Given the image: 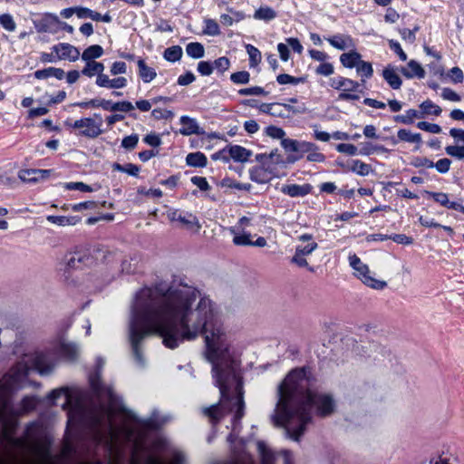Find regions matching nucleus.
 Segmentation results:
<instances>
[{
	"label": "nucleus",
	"mask_w": 464,
	"mask_h": 464,
	"mask_svg": "<svg viewBox=\"0 0 464 464\" xmlns=\"http://www.w3.org/2000/svg\"><path fill=\"white\" fill-rule=\"evenodd\" d=\"M151 335L160 336L169 349L203 337L204 356L212 365V377L220 392L219 403L203 409V413L215 424L234 412L236 430L244 416L243 387L218 306L188 284L174 283L166 290L142 288L135 295L129 324V341L139 366L145 364L142 343Z\"/></svg>",
	"instance_id": "nucleus-1"
},
{
	"label": "nucleus",
	"mask_w": 464,
	"mask_h": 464,
	"mask_svg": "<svg viewBox=\"0 0 464 464\" xmlns=\"http://www.w3.org/2000/svg\"><path fill=\"white\" fill-rule=\"evenodd\" d=\"M336 402L330 393L314 391L305 369L291 371L277 388V402L272 420L283 427L288 438L299 440L312 422L311 410L322 418L332 415Z\"/></svg>",
	"instance_id": "nucleus-2"
},
{
	"label": "nucleus",
	"mask_w": 464,
	"mask_h": 464,
	"mask_svg": "<svg viewBox=\"0 0 464 464\" xmlns=\"http://www.w3.org/2000/svg\"><path fill=\"white\" fill-rule=\"evenodd\" d=\"M282 147L286 152L295 154L287 157V162L295 163L307 153L306 160L311 162H324L325 156L321 153L316 144L304 140H283Z\"/></svg>",
	"instance_id": "nucleus-3"
},
{
	"label": "nucleus",
	"mask_w": 464,
	"mask_h": 464,
	"mask_svg": "<svg viewBox=\"0 0 464 464\" xmlns=\"http://www.w3.org/2000/svg\"><path fill=\"white\" fill-rule=\"evenodd\" d=\"M261 464H274L275 455L267 445L261 440L256 443ZM225 464H253L252 459L245 450L244 444L240 441L239 449H235L231 460Z\"/></svg>",
	"instance_id": "nucleus-4"
},
{
	"label": "nucleus",
	"mask_w": 464,
	"mask_h": 464,
	"mask_svg": "<svg viewBox=\"0 0 464 464\" xmlns=\"http://www.w3.org/2000/svg\"><path fill=\"white\" fill-rule=\"evenodd\" d=\"M329 84L333 89L340 91L338 99L341 101H357L360 99L361 83L357 81L337 76L330 79Z\"/></svg>",
	"instance_id": "nucleus-5"
},
{
	"label": "nucleus",
	"mask_w": 464,
	"mask_h": 464,
	"mask_svg": "<svg viewBox=\"0 0 464 464\" xmlns=\"http://www.w3.org/2000/svg\"><path fill=\"white\" fill-rule=\"evenodd\" d=\"M349 264L354 269L355 276L367 286L378 290L383 289L386 286L385 281L376 279L370 275L368 266L356 255L349 256Z\"/></svg>",
	"instance_id": "nucleus-6"
},
{
	"label": "nucleus",
	"mask_w": 464,
	"mask_h": 464,
	"mask_svg": "<svg viewBox=\"0 0 464 464\" xmlns=\"http://www.w3.org/2000/svg\"><path fill=\"white\" fill-rule=\"evenodd\" d=\"M99 118L97 122L92 118H82L75 121L71 126L73 129L81 130L80 134L88 138H96L102 134V118L99 114L94 115Z\"/></svg>",
	"instance_id": "nucleus-7"
},
{
	"label": "nucleus",
	"mask_w": 464,
	"mask_h": 464,
	"mask_svg": "<svg viewBox=\"0 0 464 464\" xmlns=\"http://www.w3.org/2000/svg\"><path fill=\"white\" fill-rule=\"evenodd\" d=\"M168 218L171 221H179L183 227L194 233H198L201 229V224L198 218L192 213H181L177 209H170L167 213Z\"/></svg>",
	"instance_id": "nucleus-8"
},
{
	"label": "nucleus",
	"mask_w": 464,
	"mask_h": 464,
	"mask_svg": "<svg viewBox=\"0 0 464 464\" xmlns=\"http://www.w3.org/2000/svg\"><path fill=\"white\" fill-rule=\"evenodd\" d=\"M33 24L38 33L53 34L59 32L60 20L54 14L45 13L41 17L34 19Z\"/></svg>",
	"instance_id": "nucleus-9"
},
{
	"label": "nucleus",
	"mask_w": 464,
	"mask_h": 464,
	"mask_svg": "<svg viewBox=\"0 0 464 464\" xmlns=\"http://www.w3.org/2000/svg\"><path fill=\"white\" fill-rule=\"evenodd\" d=\"M52 173V169H25L18 172V178L23 182L34 184L48 179Z\"/></svg>",
	"instance_id": "nucleus-10"
},
{
	"label": "nucleus",
	"mask_w": 464,
	"mask_h": 464,
	"mask_svg": "<svg viewBox=\"0 0 464 464\" xmlns=\"http://www.w3.org/2000/svg\"><path fill=\"white\" fill-rule=\"evenodd\" d=\"M52 51L55 53L58 60H68L70 62H75L81 55L77 47L67 43H60L53 45L52 47Z\"/></svg>",
	"instance_id": "nucleus-11"
},
{
	"label": "nucleus",
	"mask_w": 464,
	"mask_h": 464,
	"mask_svg": "<svg viewBox=\"0 0 464 464\" xmlns=\"http://www.w3.org/2000/svg\"><path fill=\"white\" fill-rule=\"evenodd\" d=\"M91 257L83 251H74L68 253L64 256L63 262L69 269L81 268L82 266H87L91 262Z\"/></svg>",
	"instance_id": "nucleus-12"
},
{
	"label": "nucleus",
	"mask_w": 464,
	"mask_h": 464,
	"mask_svg": "<svg viewBox=\"0 0 464 464\" xmlns=\"http://www.w3.org/2000/svg\"><path fill=\"white\" fill-rule=\"evenodd\" d=\"M325 40L335 49L345 51L354 49L356 44L355 41L345 34H336L332 36L326 37Z\"/></svg>",
	"instance_id": "nucleus-13"
},
{
	"label": "nucleus",
	"mask_w": 464,
	"mask_h": 464,
	"mask_svg": "<svg viewBox=\"0 0 464 464\" xmlns=\"http://www.w3.org/2000/svg\"><path fill=\"white\" fill-rule=\"evenodd\" d=\"M95 83L101 88L117 90L125 88L128 85V80L123 76L111 79L109 75L105 74L96 78Z\"/></svg>",
	"instance_id": "nucleus-14"
},
{
	"label": "nucleus",
	"mask_w": 464,
	"mask_h": 464,
	"mask_svg": "<svg viewBox=\"0 0 464 464\" xmlns=\"http://www.w3.org/2000/svg\"><path fill=\"white\" fill-rule=\"evenodd\" d=\"M440 206L464 213V206L449 199V196L443 192H427Z\"/></svg>",
	"instance_id": "nucleus-15"
},
{
	"label": "nucleus",
	"mask_w": 464,
	"mask_h": 464,
	"mask_svg": "<svg viewBox=\"0 0 464 464\" xmlns=\"http://www.w3.org/2000/svg\"><path fill=\"white\" fill-rule=\"evenodd\" d=\"M382 77L393 90L400 89L402 84V81L397 72V69L392 64H388L382 70Z\"/></svg>",
	"instance_id": "nucleus-16"
},
{
	"label": "nucleus",
	"mask_w": 464,
	"mask_h": 464,
	"mask_svg": "<svg viewBox=\"0 0 464 464\" xmlns=\"http://www.w3.org/2000/svg\"><path fill=\"white\" fill-rule=\"evenodd\" d=\"M311 188H312V187L309 184H304V185L288 184V185H284L281 188V192L285 195H288L292 198L304 197L311 192Z\"/></svg>",
	"instance_id": "nucleus-17"
},
{
	"label": "nucleus",
	"mask_w": 464,
	"mask_h": 464,
	"mask_svg": "<svg viewBox=\"0 0 464 464\" xmlns=\"http://www.w3.org/2000/svg\"><path fill=\"white\" fill-rule=\"evenodd\" d=\"M362 61V55L355 50V48L350 49L349 52L343 53L340 55V63L344 68H356Z\"/></svg>",
	"instance_id": "nucleus-18"
},
{
	"label": "nucleus",
	"mask_w": 464,
	"mask_h": 464,
	"mask_svg": "<svg viewBox=\"0 0 464 464\" xmlns=\"http://www.w3.org/2000/svg\"><path fill=\"white\" fill-rule=\"evenodd\" d=\"M179 122L182 125L179 130V133L184 136H189L192 134H200L202 131L197 122V121L188 116H181Z\"/></svg>",
	"instance_id": "nucleus-19"
},
{
	"label": "nucleus",
	"mask_w": 464,
	"mask_h": 464,
	"mask_svg": "<svg viewBox=\"0 0 464 464\" xmlns=\"http://www.w3.org/2000/svg\"><path fill=\"white\" fill-rule=\"evenodd\" d=\"M224 151H227L229 157L238 162H246L251 156V152L248 150L239 145L229 146Z\"/></svg>",
	"instance_id": "nucleus-20"
},
{
	"label": "nucleus",
	"mask_w": 464,
	"mask_h": 464,
	"mask_svg": "<svg viewBox=\"0 0 464 464\" xmlns=\"http://www.w3.org/2000/svg\"><path fill=\"white\" fill-rule=\"evenodd\" d=\"M86 64L82 71V73L89 78H92L96 75V78H99L100 75H105L103 71L105 69L104 64L96 61L85 62Z\"/></svg>",
	"instance_id": "nucleus-21"
},
{
	"label": "nucleus",
	"mask_w": 464,
	"mask_h": 464,
	"mask_svg": "<svg viewBox=\"0 0 464 464\" xmlns=\"http://www.w3.org/2000/svg\"><path fill=\"white\" fill-rule=\"evenodd\" d=\"M252 102H255V101H252ZM252 107H257L259 111L263 113H266L272 116H277L282 117L284 116V111L282 110V103L275 102V103H261L258 106L250 103Z\"/></svg>",
	"instance_id": "nucleus-22"
},
{
	"label": "nucleus",
	"mask_w": 464,
	"mask_h": 464,
	"mask_svg": "<svg viewBox=\"0 0 464 464\" xmlns=\"http://www.w3.org/2000/svg\"><path fill=\"white\" fill-rule=\"evenodd\" d=\"M137 64L139 68V75L144 82H150L156 78V71L152 67L148 66L142 59H140L137 62Z\"/></svg>",
	"instance_id": "nucleus-23"
},
{
	"label": "nucleus",
	"mask_w": 464,
	"mask_h": 464,
	"mask_svg": "<svg viewBox=\"0 0 464 464\" xmlns=\"http://www.w3.org/2000/svg\"><path fill=\"white\" fill-rule=\"evenodd\" d=\"M402 73L407 78L418 77L420 79L425 76V71L421 65L414 60L408 63L406 69H403Z\"/></svg>",
	"instance_id": "nucleus-24"
},
{
	"label": "nucleus",
	"mask_w": 464,
	"mask_h": 464,
	"mask_svg": "<svg viewBox=\"0 0 464 464\" xmlns=\"http://www.w3.org/2000/svg\"><path fill=\"white\" fill-rule=\"evenodd\" d=\"M256 160L264 166L269 164H279L282 162V156L277 150H272L270 153H260L256 156Z\"/></svg>",
	"instance_id": "nucleus-25"
},
{
	"label": "nucleus",
	"mask_w": 464,
	"mask_h": 464,
	"mask_svg": "<svg viewBox=\"0 0 464 464\" xmlns=\"http://www.w3.org/2000/svg\"><path fill=\"white\" fill-rule=\"evenodd\" d=\"M357 75L361 78V82L364 83L368 79L372 78L373 75V68L372 64L366 61H362L359 63L358 66L355 68Z\"/></svg>",
	"instance_id": "nucleus-26"
},
{
	"label": "nucleus",
	"mask_w": 464,
	"mask_h": 464,
	"mask_svg": "<svg viewBox=\"0 0 464 464\" xmlns=\"http://www.w3.org/2000/svg\"><path fill=\"white\" fill-rule=\"evenodd\" d=\"M398 140L401 141L420 145L422 141L420 133H413L409 130L401 129L397 131Z\"/></svg>",
	"instance_id": "nucleus-27"
},
{
	"label": "nucleus",
	"mask_w": 464,
	"mask_h": 464,
	"mask_svg": "<svg viewBox=\"0 0 464 464\" xmlns=\"http://www.w3.org/2000/svg\"><path fill=\"white\" fill-rule=\"evenodd\" d=\"M186 163L191 167L203 168L207 166L208 159L202 152H192L187 155Z\"/></svg>",
	"instance_id": "nucleus-28"
},
{
	"label": "nucleus",
	"mask_w": 464,
	"mask_h": 464,
	"mask_svg": "<svg viewBox=\"0 0 464 464\" xmlns=\"http://www.w3.org/2000/svg\"><path fill=\"white\" fill-rule=\"evenodd\" d=\"M46 219L55 225L66 227L74 226L80 222L79 217H65V216H48Z\"/></svg>",
	"instance_id": "nucleus-29"
},
{
	"label": "nucleus",
	"mask_w": 464,
	"mask_h": 464,
	"mask_svg": "<svg viewBox=\"0 0 464 464\" xmlns=\"http://www.w3.org/2000/svg\"><path fill=\"white\" fill-rule=\"evenodd\" d=\"M103 54V49L99 44H93L86 48L82 54V59L84 62L94 61V59L100 58Z\"/></svg>",
	"instance_id": "nucleus-30"
},
{
	"label": "nucleus",
	"mask_w": 464,
	"mask_h": 464,
	"mask_svg": "<svg viewBox=\"0 0 464 464\" xmlns=\"http://www.w3.org/2000/svg\"><path fill=\"white\" fill-rule=\"evenodd\" d=\"M277 14L276 12L269 7V6H261L257 10H256L253 17L256 20H263L266 22H269L271 20H274L276 17Z\"/></svg>",
	"instance_id": "nucleus-31"
},
{
	"label": "nucleus",
	"mask_w": 464,
	"mask_h": 464,
	"mask_svg": "<svg viewBox=\"0 0 464 464\" xmlns=\"http://www.w3.org/2000/svg\"><path fill=\"white\" fill-rule=\"evenodd\" d=\"M422 117L417 110L410 109L405 111L402 115H397L394 117V121L403 124H411L415 119Z\"/></svg>",
	"instance_id": "nucleus-32"
},
{
	"label": "nucleus",
	"mask_w": 464,
	"mask_h": 464,
	"mask_svg": "<svg viewBox=\"0 0 464 464\" xmlns=\"http://www.w3.org/2000/svg\"><path fill=\"white\" fill-rule=\"evenodd\" d=\"M230 233L234 236L233 243L237 246H250L252 241L250 239V234L239 233L240 230L236 227L229 228Z\"/></svg>",
	"instance_id": "nucleus-33"
},
{
	"label": "nucleus",
	"mask_w": 464,
	"mask_h": 464,
	"mask_svg": "<svg viewBox=\"0 0 464 464\" xmlns=\"http://www.w3.org/2000/svg\"><path fill=\"white\" fill-rule=\"evenodd\" d=\"M349 169L361 176H367L371 171V166L359 160H353L350 162Z\"/></svg>",
	"instance_id": "nucleus-34"
},
{
	"label": "nucleus",
	"mask_w": 464,
	"mask_h": 464,
	"mask_svg": "<svg viewBox=\"0 0 464 464\" xmlns=\"http://www.w3.org/2000/svg\"><path fill=\"white\" fill-rule=\"evenodd\" d=\"M420 107L422 111L421 115L428 114V115L439 116L442 111L441 108L439 105L435 104L430 100L424 101L423 102H421Z\"/></svg>",
	"instance_id": "nucleus-35"
},
{
	"label": "nucleus",
	"mask_w": 464,
	"mask_h": 464,
	"mask_svg": "<svg viewBox=\"0 0 464 464\" xmlns=\"http://www.w3.org/2000/svg\"><path fill=\"white\" fill-rule=\"evenodd\" d=\"M186 53L194 59L202 58L205 54L204 46L200 43H189L186 46Z\"/></svg>",
	"instance_id": "nucleus-36"
},
{
	"label": "nucleus",
	"mask_w": 464,
	"mask_h": 464,
	"mask_svg": "<svg viewBox=\"0 0 464 464\" xmlns=\"http://www.w3.org/2000/svg\"><path fill=\"white\" fill-rule=\"evenodd\" d=\"M374 152H388V149H386L382 145H372V143H363L359 151V154L362 156H370Z\"/></svg>",
	"instance_id": "nucleus-37"
},
{
	"label": "nucleus",
	"mask_w": 464,
	"mask_h": 464,
	"mask_svg": "<svg viewBox=\"0 0 464 464\" xmlns=\"http://www.w3.org/2000/svg\"><path fill=\"white\" fill-rule=\"evenodd\" d=\"M204 29L203 34L209 36H217L220 34V29L218 24L210 18H207L204 20Z\"/></svg>",
	"instance_id": "nucleus-38"
},
{
	"label": "nucleus",
	"mask_w": 464,
	"mask_h": 464,
	"mask_svg": "<svg viewBox=\"0 0 464 464\" xmlns=\"http://www.w3.org/2000/svg\"><path fill=\"white\" fill-rule=\"evenodd\" d=\"M163 56L169 62H177L182 56V48L179 45L169 47L164 51Z\"/></svg>",
	"instance_id": "nucleus-39"
},
{
	"label": "nucleus",
	"mask_w": 464,
	"mask_h": 464,
	"mask_svg": "<svg viewBox=\"0 0 464 464\" xmlns=\"http://www.w3.org/2000/svg\"><path fill=\"white\" fill-rule=\"evenodd\" d=\"M266 134L273 139H277L281 140V143L283 140H294L293 139H287L285 137V131L279 127L271 125L266 128L265 130Z\"/></svg>",
	"instance_id": "nucleus-40"
},
{
	"label": "nucleus",
	"mask_w": 464,
	"mask_h": 464,
	"mask_svg": "<svg viewBox=\"0 0 464 464\" xmlns=\"http://www.w3.org/2000/svg\"><path fill=\"white\" fill-rule=\"evenodd\" d=\"M445 152L448 156L459 160H464V145H449L445 147Z\"/></svg>",
	"instance_id": "nucleus-41"
},
{
	"label": "nucleus",
	"mask_w": 464,
	"mask_h": 464,
	"mask_svg": "<svg viewBox=\"0 0 464 464\" xmlns=\"http://www.w3.org/2000/svg\"><path fill=\"white\" fill-rule=\"evenodd\" d=\"M246 52L249 55V63L250 66L257 65L261 61V53L260 51L253 46L252 44H246Z\"/></svg>",
	"instance_id": "nucleus-42"
},
{
	"label": "nucleus",
	"mask_w": 464,
	"mask_h": 464,
	"mask_svg": "<svg viewBox=\"0 0 464 464\" xmlns=\"http://www.w3.org/2000/svg\"><path fill=\"white\" fill-rule=\"evenodd\" d=\"M68 190H80L82 192H92L95 189L83 182H67L63 185Z\"/></svg>",
	"instance_id": "nucleus-43"
},
{
	"label": "nucleus",
	"mask_w": 464,
	"mask_h": 464,
	"mask_svg": "<svg viewBox=\"0 0 464 464\" xmlns=\"http://www.w3.org/2000/svg\"><path fill=\"white\" fill-rule=\"evenodd\" d=\"M0 25L8 32H14L16 28V24L9 14L0 15Z\"/></svg>",
	"instance_id": "nucleus-44"
},
{
	"label": "nucleus",
	"mask_w": 464,
	"mask_h": 464,
	"mask_svg": "<svg viewBox=\"0 0 464 464\" xmlns=\"http://www.w3.org/2000/svg\"><path fill=\"white\" fill-rule=\"evenodd\" d=\"M447 77L453 83H461L464 80V73L459 67H453L447 72Z\"/></svg>",
	"instance_id": "nucleus-45"
},
{
	"label": "nucleus",
	"mask_w": 464,
	"mask_h": 464,
	"mask_svg": "<svg viewBox=\"0 0 464 464\" xmlns=\"http://www.w3.org/2000/svg\"><path fill=\"white\" fill-rule=\"evenodd\" d=\"M336 150L340 153H344L350 156L358 155L360 151L355 145L351 143H340L336 146Z\"/></svg>",
	"instance_id": "nucleus-46"
},
{
	"label": "nucleus",
	"mask_w": 464,
	"mask_h": 464,
	"mask_svg": "<svg viewBox=\"0 0 464 464\" xmlns=\"http://www.w3.org/2000/svg\"><path fill=\"white\" fill-rule=\"evenodd\" d=\"M230 79L234 83L246 84L250 81V74L246 71H241L232 73Z\"/></svg>",
	"instance_id": "nucleus-47"
},
{
	"label": "nucleus",
	"mask_w": 464,
	"mask_h": 464,
	"mask_svg": "<svg viewBox=\"0 0 464 464\" xmlns=\"http://www.w3.org/2000/svg\"><path fill=\"white\" fill-rule=\"evenodd\" d=\"M417 127L422 130L428 131L433 134H439L441 132V128L440 125L435 123H430L427 121H419L417 123Z\"/></svg>",
	"instance_id": "nucleus-48"
},
{
	"label": "nucleus",
	"mask_w": 464,
	"mask_h": 464,
	"mask_svg": "<svg viewBox=\"0 0 464 464\" xmlns=\"http://www.w3.org/2000/svg\"><path fill=\"white\" fill-rule=\"evenodd\" d=\"M230 62L228 58L223 56L219 57L213 63V70L216 69L219 72L223 73L229 69Z\"/></svg>",
	"instance_id": "nucleus-49"
},
{
	"label": "nucleus",
	"mask_w": 464,
	"mask_h": 464,
	"mask_svg": "<svg viewBox=\"0 0 464 464\" xmlns=\"http://www.w3.org/2000/svg\"><path fill=\"white\" fill-rule=\"evenodd\" d=\"M318 247V245L314 241L309 242L305 246H297L295 248V252L302 255V256H309L312 254L316 248Z\"/></svg>",
	"instance_id": "nucleus-50"
},
{
	"label": "nucleus",
	"mask_w": 464,
	"mask_h": 464,
	"mask_svg": "<svg viewBox=\"0 0 464 464\" xmlns=\"http://www.w3.org/2000/svg\"><path fill=\"white\" fill-rule=\"evenodd\" d=\"M134 109L133 104L130 102L123 101L114 102L111 105V111H122L129 112Z\"/></svg>",
	"instance_id": "nucleus-51"
},
{
	"label": "nucleus",
	"mask_w": 464,
	"mask_h": 464,
	"mask_svg": "<svg viewBox=\"0 0 464 464\" xmlns=\"http://www.w3.org/2000/svg\"><path fill=\"white\" fill-rule=\"evenodd\" d=\"M139 141V136L137 134H131L123 138L121 146L126 150H133Z\"/></svg>",
	"instance_id": "nucleus-52"
},
{
	"label": "nucleus",
	"mask_w": 464,
	"mask_h": 464,
	"mask_svg": "<svg viewBox=\"0 0 464 464\" xmlns=\"http://www.w3.org/2000/svg\"><path fill=\"white\" fill-rule=\"evenodd\" d=\"M319 75L330 76L334 72V65L330 63H322L315 70Z\"/></svg>",
	"instance_id": "nucleus-53"
},
{
	"label": "nucleus",
	"mask_w": 464,
	"mask_h": 464,
	"mask_svg": "<svg viewBox=\"0 0 464 464\" xmlns=\"http://www.w3.org/2000/svg\"><path fill=\"white\" fill-rule=\"evenodd\" d=\"M441 97L444 100L455 102H460L461 100V97L450 88H443L441 91Z\"/></svg>",
	"instance_id": "nucleus-54"
},
{
	"label": "nucleus",
	"mask_w": 464,
	"mask_h": 464,
	"mask_svg": "<svg viewBox=\"0 0 464 464\" xmlns=\"http://www.w3.org/2000/svg\"><path fill=\"white\" fill-rule=\"evenodd\" d=\"M389 239H392V241H394L397 244L405 245V246H409L413 243V238L411 237H408L404 234L391 235L389 237Z\"/></svg>",
	"instance_id": "nucleus-55"
},
{
	"label": "nucleus",
	"mask_w": 464,
	"mask_h": 464,
	"mask_svg": "<svg viewBox=\"0 0 464 464\" xmlns=\"http://www.w3.org/2000/svg\"><path fill=\"white\" fill-rule=\"evenodd\" d=\"M451 165L450 160L444 158L439 160L436 163H434V167L438 172L440 173H447L450 170Z\"/></svg>",
	"instance_id": "nucleus-56"
},
{
	"label": "nucleus",
	"mask_w": 464,
	"mask_h": 464,
	"mask_svg": "<svg viewBox=\"0 0 464 464\" xmlns=\"http://www.w3.org/2000/svg\"><path fill=\"white\" fill-rule=\"evenodd\" d=\"M198 72L203 76H208L213 72V63L201 61L198 63Z\"/></svg>",
	"instance_id": "nucleus-57"
},
{
	"label": "nucleus",
	"mask_w": 464,
	"mask_h": 464,
	"mask_svg": "<svg viewBox=\"0 0 464 464\" xmlns=\"http://www.w3.org/2000/svg\"><path fill=\"white\" fill-rule=\"evenodd\" d=\"M127 72V65L124 62H114L110 69L111 75L124 74Z\"/></svg>",
	"instance_id": "nucleus-58"
},
{
	"label": "nucleus",
	"mask_w": 464,
	"mask_h": 464,
	"mask_svg": "<svg viewBox=\"0 0 464 464\" xmlns=\"http://www.w3.org/2000/svg\"><path fill=\"white\" fill-rule=\"evenodd\" d=\"M389 46L391 50H392L401 61L407 60V54L402 50L401 44L395 40L389 41Z\"/></svg>",
	"instance_id": "nucleus-59"
},
{
	"label": "nucleus",
	"mask_w": 464,
	"mask_h": 464,
	"mask_svg": "<svg viewBox=\"0 0 464 464\" xmlns=\"http://www.w3.org/2000/svg\"><path fill=\"white\" fill-rule=\"evenodd\" d=\"M276 81L279 84H297L301 82V79L286 73H282L277 76Z\"/></svg>",
	"instance_id": "nucleus-60"
},
{
	"label": "nucleus",
	"mask_w": 464,
	"mask_h": 464,
	"mask_svg": "<svg viewBox=\"0 0 464 464\" xmlns=\"http://www.w3.org/2000/svg\"><path fill=\"white\" fill-rule=\"evenodd\" d=\"M95 208L96 203L94 201H85L71 205V209L75 212L83 211L85 209H93Z\"/></svg>",
	"instance_id": "nucleus-61"
},
{
	"label": "nucleus",
	"mask_w": 464,
	"mask_h": 464,
	"mask_svg": "<svg viewBox=\"0 0 464 464\" xmlns=\"http://www.w3.org/2000/svg\"><path fill=\"white\" fill-rule=\"evenodd\" d=\"M191 182L202 191H207L210 188L207 179L204 177L194 176L191 178Z\"/></svg>",
	"instance_id": "nucleus-62"
},
{
	"label": "nucleus",
	"mask_w": 464,
	"mask_h": 464,
	"mask_svg": "<svg viewBox=\"0 0 464 464\" xmlns=\"http://www.w3.org/2000/svg\"><path fill=\"white\" fill-rule=\"evenodd\" d=\"M240 95H265L266 92L262 87L255 86L238 91Z\"/></svg>",
	"instance_id": "nucleus-63"
},
{
	"label": "nucleus",
	"mask_w": 464,
	"mask_h": 464,
	"mask_svg": "<svg viewBox=\"0 0 464 464\" xmlns=\"http://www.w3.org/2000/svg\"><path fill=\"white\" fill-rule=\"evenodd\" d=\"M450 135L456 142H462L464 144V130L452 128L450 130Z\"/></svg>",
	"instance_id": "nucleus-64"
}]
</instances>
